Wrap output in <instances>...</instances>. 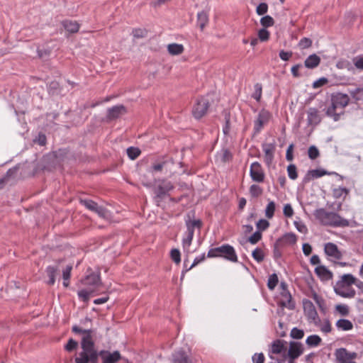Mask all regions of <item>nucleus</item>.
I'll list each match as a JSON object with an SVG mask.
<instances>
[{
	"label": "nucleus",
	"mask_w": 363,
	"mask_h": 363,
	"mask_svg": "<svg viewBox=\"0 0 363 363\" xmlns=\"http://www.w3.org/2000/svg\"><path fill=\"white\" fill-rule=\"evenodd\" d=\"M275 207L276 206L274 201L269 202L265 209V216L267 218H272L274 216Z\"/></svg>",
	"instance_id": "obj_44"
},
{
	"label": "nucleus",
	"mask_w": 363,
	"mask_h": 363,
	"mask_svg": "<svg viewBox=\"0 0 363 363\" xmlns=\"http://www.w3.org/2000/svg\"><path fill=\"white\" fill-rule=\"evenodd\" d=\"M72 331L75 334L82 335L81 340V348L82 351L79 353L78 357H75V363H96V350L95 349L94 340L95 330H85L74 325L72 328Z\"/></svg>",
	"instance_id": "obj_1"
},
{
	"label": "nucleus",
	"mask_w": 363,
	"mask_h": 363,
	"mask_svg": "<svg viewBox=\"0 0 363 363\" xmlns=\"http://www.w3.org/2000/svg\"><path fill=\"white\" fill-rule=\"evenodd\" d=\"M147 31L145 29L134 28L132 34L135 38H143L147 35Z\"/></svg>",
	"instance_id": "obj_54"
},
{
	"label": "nucleus",
	"mask_w": 363,
	"mask_h": 363,
	"mask_svg": "<svg viewBox=\"0 0 363 363\" xmlns=\"http://www.w3.org/2000/svg\"><path fill=\"white\" fill-rule=\"evenodd\" d=\"M315 273L323 281H328L333 278V273L323 265L316 267Z\"/></svg>",
	"instance_id": "obj_23"
},
{
	"label": "nucleus",
	"mask_w": 363,
	"mask_h": 363,
	"mask_svg": "<svg viewBox=\"0 0 363 363\" xmlns=\"http://www.w3.org/2000/svg\"><path fill=\"white\" fill-rule=\"evenodd\" d=\"M303 345L299 342H291L289 348L287 352L289 359H296L301 356L303 352Z\"/></svg>",
	"instance_id": "obj_14"
},
{
	"label": "nucleus",
	"mask_w": 363,
	"mask_h": 363,
	"mask_svg": "<svg viewBox=\"0 0 363 363\" xmlns=\"http://www.w3.org/2000/svg\"><path fill=\"white\" fill-rule=\"evenodd\" d=\"M127 155L130 160H135L141 153L138 147H130L126 150Z\"/></svg>",
	"instance_id": "obj_37"
},
{
	"label": "nucleus",
	"mask_w": 363,
	"mask_h": 363,
	"mask_svg": "<svg viewBox=\"0 0 363 363\" xmlns=\"http://www.w3.org/2000/svg\"><path fill=\"white\" fill-rule=\"evenodd\" d=\"M281 248H282V247L280 245H277V242L276 241L275 243L274 244V249H273V257H274V259L276 260L279 259L281 257L282 254H281Z\"/></svg>",
	"instance_id": "obj_61"
},
{
	"label": "nucleus",
	"mask_w": 363,
	"mask_h": 363,
	"mask_svg": "<svg viewBox=\"0 0 363 363\" xmlns=\"http://www.w3.org/2000/svg\"><path fill=\"white\" fill-rule=\"evenodd\" d=\"M262 233L260 231L257 230L256 232H255L249 238H248V241L252 244V245H255L256 243H257L261 239H262Z\"/></svg>",
	"instance_id": "obj_56"
},
{
	"label": "nucleus",
	"mask_w": 363,
	"mask_h": 363,
	"mask_svg": "<svg viewBox=\"0 0 363 363\" xmlns=\"http://www.w3.org/2000/svg\"><path fill=\"white\" fill-rule=\"evenodd\" d=\"M17 167L10 168L6 174L0 178V189H1L11 177H13L17 172Z\"/></svg>",
	"instance_id": "obj_28"
},
{
	"label": "nucleus",
	"mask_w": 363,
	"mask_h": 363,
	"mask_svg": "<svg viewBox=\"0 0 363 363\" xmlns=\"http://www.w3.org/2000/svg\"><path fill=\"white\" fill-rule=\"evenodd\" d=\"M250 175L252 179L256 182H263L264 180V172L258 162H253L250 166Z\"/></svg>",
	"instance_id": "obj_10"
},
{
	"label": "nucleus",
	"mask_w": 363,
	"mask_h": 363,
	"mask_svg": "<svg viewBox=\"0 0 363 363\" xmlns=\"http://www.w3.org/2000/svg\"><path fill=\"white\" fill-rule=\"evenodd\" d=\"M282 300L281 301V305L290 310H294L296 308L295 301H293L292 296L290 292L287 289H284L281 292Z\"/></svg>",
	"instance_id": "obj_19"
},
{
	"label": "nucleus",
	"mask_w": 363,
	"mask_h": 363,
	"mask_svg": "<svg viewBox=\"0 0 363 363\" xmlns=\"http://www.w3.org/2000/svg\"><path fill=\"white\" fill-rule=\"evenodd\" d=\"M188 219L185 220V224L186 226V233H192L194 234V229L198 228L200 230L202 228L203 223L201 220L197 219L191 220L190 219V216L187 215Z\"/></svg>",
	"instance_id": "obj_22"
},
{
	"label": "nucleus",
	"mask_w": 363,
	"mask_h": 363,
	"mask_svg": "<svg viewBox=\"0 0 363 363\" xmlns=\"http://www.w3.org/2000/svg\"><path fill=\"white\" fill-rule=\"evenodd\" d=\"M208 22V16L206 11H202L197 14V24L201 30H203Z\"/></svg>",
	"instance_id": "obj_29"
},
{
	"label": "nucleus",
	"mask_w": 363,
	"mask_h": 363,
	"mask_svg": "<svg viewBox=\"0 0 363 363\" xmlns=\"http://www.w3.org/2000/svg\"><path fill=\"white\" fill-rule=\"evenodd\" d=\"M312 40L308 38H303L298 43V47L301 49H307L312 46Z\"/></svg>",
	"instance_id": "obj_53"
},
{
	"label": "nucleus",
	"mask_w": 363,
	"mask_h": 363,
	"mask_svg": "<svg viewBox=\"0 0 363 363\" xmlns=\"http://www.w3.org/2000/svg\"><path fill=\"white\" fill-rule=\"evenodd\" d=\"M272 114L266 109H262L257 116V119L254 122V132L255 134L259 133L270 120Z\"/></svg>",
	"instance_id": "obj_8"
},
{
	"label": "nucleus",
	"mask_w": 363,
	"mask_h": 363,
	"mask_svg": "<svg viewBox=\"0 0 363 363\" xmlns=\"http://www.w3.org/2000/svg\"><path fill=\"white\" fill-rule=\"evenodd\" d=\"M172 363H192L191 359L189 355L183 350H179L172 354Z\"/></svg>",
	"instance_id": "obj_20"
},
{
	"label": "nucleus",
	"mask_w": 363,
	"mask_h": 363,
	"mask_svg": "<svg viewBox=\"0 0 363 363\" xmlns=\"http://www.w3.org/2000/svg\"><path fill=\"white\" fill-rule=\"evenodd\" d=\"M268 11V5L266 3H260L256 8V12L259 16L265 14Z\"/></svg>",
	"instance_id": "obj_62"
},
{
	"label": "nucleus",
	"mask_w": 363,
	"mask_h": 363,
	"mask_svg": "<svg viewBox=\"0 0 363 363\" xmlns=\"http://www.w3.org/2000/svg\"><path fill=\"white\" fill-rule=\"evenodd\" d=\"M252 256L257 262H262L264 260V252L259 247H257L252 252Z\"/></svg>",
	"instance_id": "obj_40"
},
{
	"label": "nucleus",
	"mask_w": 363,
	"mask_h": 363,
	"mask_svg": "<svg viewBox=\"0 0 363 363\" xmlns=\"http://www.w3.org/2000/svg\"><path fill=\"white\" fill-rule=\"evenodd\" d=\"M62 24L64 28L70 33H77L79 29V24L77 21L65 20Z\"/></svg>",
	"instance_id": "obj_25"
},
{
	"label": "nucleus",
	"mask_w": 363,
	"mask_h": 363,
	"mask_svg": "<svg viewBox=\"0 0 363 363\" xmlns=\"http://www.w3.org/2000/svg\"><path fill=\"white\" fill-rule=\"evenodd\" d=\"M330 174L338 175L335 172H327L324 169H321L309 170V171H308L306 174L304 176V177L303 179V182L304 184H307L310 181H311L312 179H313L315 178H319L324 175H330Z\"/></svg>",
	"instance_id": "obj_15"
},
{
	"label": "nucleus",
	"mask_w": 363,
	"mask_h": 363,
	"mask_svg": "<svg viewBox=\"0 0 363 363\" xmlns=\"http://www.w3.org/2000/svg\"><path fill=\"white\" fill-rule=\"evenodd\" d=\"M93 293L92 291L81 290L78 292V296L82 299L83 301L87 302L89 299L90 295Z\"/></svg>",
	"instance_id": "obj_63"
},
{
	"label": "nucleus",
	"mask_w": 363,
	"mask_h": 363,
	"mask_svg": "<svg viewBox=\"0 0 363 363\" xmlns=\"http://www.w3.org/2000/svg\"><path fill=\"white\" fill-rule=\"evenodd\" d=\"M350 190L345 187H338L333 190V196L335 199H340L342 197L344 201L346 196L349 194Z\"/></svg>",
	"instance_id": "obj_33"
},
{
	"label": "nucleus",
	"mask_w": 363,
	"mask_h": 363,
	"mask_svg": "<svg viewBox=\"0 0 363 363\" xmlns=\"http://www.w3.org/2000/svg\"><path fill=\"white\" fill-rule=\"evenodd\" d=\"M262 189L257 184H252L250 187V194L252 197L257 198L262 195Z\"/></svg>",
	"instance_id": "obj_42"
},
{
	"label": "nucleus",
	"mask_w": 363,
	"mask_h": 363,
	"mask_svg": "<svg viewBox=\"0 0 363 363\" xmlns=\"http://www.w3.org/2000/svg\"><path fill=\"white\" fill-rule=\"evenodd\" d=\"M143 185L152 189L155 194L153 199L157 206H160V203L163 199L169 196V191L174 189V186L172 182L164 178L155 179L153 184L143 182Z\"/></svg>",
	"instance_id": "obj_3"
},
{
	"label": "nucleus",
	"mask_w": 363,
	"mask_h": 363,
	"mask_svg": "<svg viewBox=\"0 0 363 363\" xmlns=\"http://www.w3.org/2000/svg\"><path fill=\"white\" fill-rule=\"evenodd\" d=\"M342 282L347 284V286H350L352 284L356 285L357 280L352 274H347L342 277Z\"/></svg>",
	"instance_id": "obj_43"
},
{
	"label": "nucleus",
	"mask_w": 363,
	"mask_h": 363,
	"mask_svg": "<svg viewBox=\"0 0 363 363\" xmlns=\"http://www.w3.org/2000/svg\"><path fill=\"white\" fill-rule=\"evenodd\" d=\"M262 93V86L259 83H257L255 85V91L252 94V98H254L257 101H259L261 99Z\"/></svg>",
	"instance_id": "obj_48"
},
{
	"label": "nucleus",
	"mask_w": 363,
	"mask_h": 363,
	"mask_svg": "<svg viewBox=\"0 0 363 363\" xmlns=\"http://www.w3.org/2000/svg\"><path fill=\"white\" fill-rule=\"evenodd\" d=\"M166 164L167 161L165 160L157 161L152 164L151 170L152 172H161Z\"/></svg>",
	"instance_id": "obj_55"
},
{
	"label": "nucleus",
	"mask_w": 363,
	"mask_h": 363,
	"mask_svg": "<svg viewBox=\"0 0 363 363\" xmlns=\"http://www.w3.org/2000/svg\"><path fill=\"white\" fill-rule=\"evenodd\" d=\"M206 259V255L205 253L202 254L201 256H199V257H196L193 263L191 264V265L189 267V268H186L185 269V271H183L182 272V279L184 277V274L185 272H186L187 271L191 269L193 267H194L195 266H196L197 264H199V263H201V262H203L204 259Z\"/></svg>",
	"instance_id": "obj_46"
},
{
	"label": "nucleus",
	"mask_w": 363,
	"mask_h": 363,
	"mask_svg": "<svg viewBox=\"0 0 363 363\" xmlns=\"http://www.w3.org/2000/svg\"><path fill=\"white\" fill-rule=\"evenodd\" d=\"M209 106V101L207 99L204 97L199 98L192 108L194 117L196 119L201 118L207 113Z\"/></svg>",
	"instance_id": "obj_7"
},
{
	"label": "nucleus",
	"mask_w": 363,
	"mask_h": 363,
	"mask_svg": "<svg viewBox=\"0 0 363 363\" xmlns=\"http://www.w3.org/2000/svg\"><path fill=\"white\" fill-rule=\"evenodd\" d=\"M337 328L342 330H350L353 328L352 323L347 319H340L336 322Z\"/></svg>",
	"instance_id": "obj_34"
},
{
	"label": "nucleus",
	"mask_w": 363,
	"mask_h": 363,
	"mask_svg": "<svg viewBox=\"0 0 363 363\" xmlns=\"http://www.w3.org/2000/svg\"><path fill=\"white\" fill-rule=\"evenodd\" d=\"M127 113L126 107L123 105H117L107 109L106 121H111L118 118Z\"/></svg>",
	"instance_id": "obj_12"
},
{
	"label": "nucleus",
	"mask_w": 363,
	"mask_h": 363,
	"mask_svg": "<svg viewBox=\"0 0 363 363\" xmlns=\"http://www.w3.org/2000/svg\"><path fill=\"white\" fill-rule=\"evenodd\" d=\"M321 338L317 335H310L307 337L306 340V343L309 347H317L321 343Z\"/></svg>",
	"instance_id": "obj_35"
},
{
	"label": "nucleus",
	"mask_w": 363,
	"mask_h": 363,
	"mask_svg": "<svg viewBox=\"0 0 363 363\" xmlns=\"http://www.w3.org/2000/svg\"><path fill=\"white\" fill-rule=\"evenodd\" d=\"M233 155L228 149H223L221 151V161L223 162L232 160Z\"/></svg>",
	"instance_id": "obj_59"
},
{
	"label": "nucleus",
	"mask_w": 363,
	"mask_h": 363,
	"mask_svg": "<svg viewBox=\"0 0 363 363\" xmlns=\"http://www.w3.org/2000/svg\"><path fill=\"white\" fill-rule=\"evenodd\" d=\"M262 150L264 152V162L267 165L269 166L274 160V152L276 150V142L273 140L272 143H264L262 145Z\"/></svg>",
	"instance_id": "obj_13"
},
{
	"label": "nucleus",
	"mask_w": 363,
	"mask_h": 363,
	"mask_svg": "<svg viewBox=\"0 0 363 363\" xmlns=\"http://www.w3.org/2000/svg\"><path fill=\"white\" fill-rule=\"evenodd\" d=\"M335 356L338 363H348L357 356L356 352H349L345 348H339L335 350Z\"/></svg>",
	"instance_id": "obj_11"
},
{
	"label": "nucleus",
	"mask_w": 363,
	"mask_h": 363,
	"mask_svg": "<svg viewBox=\"0 0 363 363\" xmlns=\"http://www.w3.org/2000/svg\"><path fill=\"white\" fill-rule=\"evenodd\" d=\"M355 67L358 69L363 70V55H359L353 59Z\"/></svg>",
	"instance_id": "obj_64"
},
{
	"label": "nucleus",
	"mask_w": 363,
	"mask_h": 363,
	"mask_svg": "<svg viewBox=\"0 0 363 363\" xmlns=\"http://www.w3.org/2000/svg\"><path fill=\"white\" fill-rule=\"evenodd\" d=\"M194 235L192 233H186V236L182 240L183 247L186 250H189V247L191 245Z\"/></svg>",
	"instance_id": "obj_49"
},
{
	"label": "nucleus",
	"mask_w": 363,
	"mask_h": 363,
	"mask_svg": "<svg viewBox=\"0 0 363 363\" xmlns=\"http://www.w3.org/2000/svg\"><path fill=\"white\" fill-rule=\"evenodd\" d=\"M287 172L289 177L292 179L295 180L298 177V173H297V169L295 164H291L287 167Z\"/></svg>",
	"instance_id": "obj_45"
},
{
	"label": "nucleus",
	"mask_w": 363,
	"mask_h": 363,
	"mask_svg": "<svg viewBox=\"0 0 363 363\" xmlns=\"http://www.w3.org/2000/svg\"><path fill=\"white\" fill-rule=\"evenodd\" d=\"M350 97L346 94L340 92L333 93L331 95L330 105L325 110V115L338 121L340 116L345 113V108L349 104Z\"/></svg>",
	"instance_id": "obj_2"
},
{
	"label": "nucleus",
	"mask_w": 363,
	"mask_h": 363,
	"mask_svg": "<svg viewBox=\"0 0 363 363\" xmlns=\"http://www.w3.org/2000/svg\"><path fill=\"white\" fill-rule=\"evenodd\" d=\"M167 50L172 55H178L184 52V48L182 44L172 43L168 45Z\"/></svg>",
	"instance_id": "obj_31"
},
{
	"label": "nucleus",
	"mask_w": 363,
	"mask_h": 363,
	"mask_svg": "<svg viewBox=\"0 0 363 363\" xmlns=\"http://www.w3.org/2000/svg\"><path fill=\"white\" fill-rule=\"evenodd\" d=\"M269 32L264 28L260 29L258 32L259 39L262 42L267 41L269 38Z\"/></svg>",
	"instance_id": "obj_57"
},
{
	"label": "nucleus",
	"mask_w": 363,
	"mask_h": 363,
	"mask_svg": "<svg viewBox=\"0 0 363 363\" xmlns=\"http://www.w3.org/2000/svg\"><path fill=\"white\" fill-rule=\"evenodd\" d=\"M99 357L105 362V363H117L121 359V354L118 351H114L111 353L109 351L104 350L99 352L96 350V363L99 362Z\"/></svg>",
	"instance_id": "obj_9"
},
{
	"label": "nucleus",
	"mask_w": 363,
	"mask_h": 363,
	"mask_svg": "<svg viewBox=\"0 0 363 363\" xmlns=\"http://www.w3.org/2000/svg\"><path fill=\"white\" fill-rule=\"evenodd\" d=\"M276 241L277 245H280L282 247L286 245H293L296 243L297 236L294 233H287Z\"/></svg>",
	"instance_id": "obj_18"
},
{
	"label": "nucleus",
	"mask_w": 363,
	"mask_h": 363,
	"mask_svg": "<svg viewBox=\"0 0 363 363\" xmlns=\"http://www.w3.org/2000/svg\"><path fill=\"white\" fill-rule=\"evenodd\" d=\"M79 203L84 206L87 209L93 211L95 208V207L97 206V203L91 200V199H80Z\"/></svg>",
	"instance_id": "obj_39"
},
{
	"label": "nucleus",
	"mask_w": 363,
	"mask_h": 363,
	"mask_svg": "<svg viewBox=\"0 0 363 363\" xmlns=\"http://www.w3.org/2000/svg\"><path fill=\"white\" fill-rule=\"evenodd\" d=\"M260 23L265 28L273 26L274 25V20L270 16H264L261 18Z\"/></svg>",
	"instance_id": "obj_41"
},
{
	"label": "nucleus",
	"mask_w": 363,
	"mask_h": 363,
	"mask_svg": "<svg viewBox=\"0 0 363 363\" xmlns=\"http://www.w3.org/2000/svg\"><path fill=\"white\" fill-rule=\"evenodd\" d=\"M335 292L343 298H353L356 294L355 290L352 288H348L346 290L335 288Z\"/></svg>",
	"instance_id": "obj_32"
},
{
	"label": "nucleus",
	"mask_w": 363,
	"mask_h": 363,
	"mask_svg": "<svg viewBox=\"0 0 363 363\" xmlns=\"http://www.w3.org/2000/svg\"><path fill=\"white\" fill-rule=\"evenodd\" d=\"M325 253L335 259H341L342 257V252L339 250L337 246L333 242H328L325 245Z\"/></svg>",
	"instance_id": "obj_17"
},
{
	"label": "nucleus",
	"mask_w": 363,
	"mask_h": 363,
	"mask_svg": "<svg viewBox=\"0 0 363 363\" xmlns=\"http://www.w3.org/2000/svg\"><path fill=\"white\" fill-rule=\"evenodd\" d=\"M308 125L315 126L318 125L322 120L320 111L316 108H309L307 111Z\"/></svg>",
	"instance_id": "obj_16"
},
{
	"label": "nucleus",
	"mask_w": 363,
	"mask_h": 363,
	"mask_svg": "<svg viewBox=\"0 0 363 363\" xmlns=\"http://www.w3.org/2000/svg\"><path fill=\"white\" fill-rule=\"evenodd\" d=\"M47 138L44 133H39L38 136L33 139L34 143H38V145L41 146H44L46 144Z\"/></svg>",
	"instance_id": "obj_60"
},
{
	"label": "nucleus",
	"mask_w": 363,
	"mask_h": 363,
	"mask_svg": "<svg viewBox=\"0 0 363 363\" xmlns=\"http://www.w3.org/2000/svg\"><path fill=\"white\" fill-rule=\"evenodd\" d=\"M48 91L50 95H59L61 94L62 87L57 81H52L48 84Z\"/></svg>",
	"instance_id": "obj_30"
},
{
	"label": "nucleus",
	"mask_w": 363,
	"mask_h": 363,
	"mask_svg": "<svg viewBox=\"0 0 363 363\" xmlns=\"http://www.w3.org/2000/svg\"><path fill=\"white\" fill-rule=\"evenodd\" d=\"M315 218L323 225L332 227H347L349 221L342 218L338 213L328 212L325 208H318L313 213Z\"/></svg>",
	"instance_id": "obj_4"
},
{
	"label": "nucleus",
	"mask_w": 363,
	"mask_h": 363,
	"mask_svg": "<svg viewBox=\"0 0 363 363\" xmlns=\"http://www.w3.org/2000/svg\"><path fill=\"white\" fill-rule=\"evenodd\" d=\"M320 57L316 54L310 55L304 61V65L308 69H314L320 63Z\"/></svg>",
	"instance_id": "obj_24"
},
{
	"label": "nucleus",
	"mask_w": 363,
	"mask_h": 363,
	"mask_svg": "<svg viewBox=\"0 0 363 363\" xmlns=\"http://www.w3.org/2000/svg\"><path fill=\"white\" fill-rule=\"evenodd\" d=\"M78 342L72 338L69 339L67 343L65 345V350L69 352L77 349Z\"/></svg>",
	"instance_id": "obj_52"
},
{
	"label": "nucleus",
	"mask_w": 363,
	"mask_h": 363,
	"mask_svg": "<svg viewBox=\"0 0 363 363\" xmlns=\"http://www.w3.org/2000/svg\"><path fill=\"white\" fill-rule=\"evenodd\" d=\"M290 335L293 339L300 340L303 337L304 332L301 329H298L297 328H294L291 330Z\"/></svg>",
	"instance_id": "obj_50"
},
{
	"label": "nucleus",
	"mask_w": 363,
	"mask_h": 363,
	"mask_svg": "<svg viewBox=\"0 0 363 363\" xmlns=\"http://www.w3.org/2000/svg\"><path fill=\"white\" fill-rule=\"evenodd\" d=\"M350 94L356 102L363 101V88H356L350 91Z\"/></svg>",
	"instance_id": "obj_36"
},
{
	"label": "nucleus",
	"mask_w": 363,
	"mask_h": 363,
	"mask_svg": "<svg viewBox=\"0 0 363 363\" xmlns=\"http://www.w3.org/2000/svg\"><path fill=\"white\" fill-rule=\"evenodd\" d=\"M59 271V269L57 267H55V266H48L47 268H46V274L49 278L48 281V284L52 286L55 284V276L56 274H57Z\"/></svg>",
	"instance_id": "obj_27"
},
{
	"label": "nucleus",
	"mask_w": 363,
	"mask_h": 363,
	"mask_svg": "<svg viewBox=\"0 0 363 363\" xmlns=\"http://www.w3.org/2000/svg\"><path fill=\"white\" fill-rule=\"evenodd\" d=\"M93 212H95L96 213H97L99 215V216H100L103 218H108V214H109V212L104 207H103L101 206H99L98 204L95 207Z\"/></svg>",
	"instance_id": "obj_47"
},
{
	"label": "nucleus",
	"mask_w": 363,
	"mask_h": 363,
	"mask_svg": "<svg viewBox=\"0 0 363 363\" xmlns=\"http://www.w3.org/2000/svg\"><path fill=\"white\" fill-rule=\"evenodd\" d=\"M308 157L311 160H315L320 155L318 149L315 145L309 147L308 150Z\"/></svg>",
	"instance_id": "obj_51"
},
{
	"label": "nucleus",
	"mask_w": 363,
	"mask_h": 363,
	"mask_svg": "<svg viewBox=\"0 0 363 363\" xmlns=\"http://www.w3.org/2000/svg\"><path fill=\"white\" fill-rule=\"evenodd\" d=\"M171 259L176 263L179 264L181 262V254L179 250L172 249L170 252Z\"/></svg>",
	"instance_id": "obj_58"
},
{
	"label": "nucleus",
	"mask_w": 363,
	"mask_h": 363,
	"mask_svg": "<svg viewBox=\"0 0 363 363\" xmlns=\"http://www.w3.org/2000/svg\"><path fill=\"white\" fill-rule=\"evenodd\" d=\"M207 257L210 258L222 257L233 262H238V257L233 247L228 244L210 249Z\"/></svg>",
	"instance_id": "obj_5"
},
{
	"label": "nucleus",
	"mask_w": 363,
	"mask_h": 363,
	"mask_svg": "<svg viewBox=\"0 0 363 363\" xmlns=\"http://www.w3.org/2000/svg\"><path fill=\"white\" fill-rule=\"evenodd\" d=\"M278 282V277L275 273H274L269 277L267 281V287L269 288V290H274V288L277 286Z\"/></svg>",
	"instance_id": "obj_38"
},
{
	"label": "nucleus",
	"mask_w": 363,
	"mask_h": 363,
	"mask_svg": "<svg viewBox=\"0 0 363 363\" xmlns=\"http://www.w3.org/2000/svg\"><path fill=\"white\" fill-rule=\"evenodd\" d=\"M84 284L98 286L101 284L100 275L91 273L87 275L84 279Z\"/></svg>",
	"instance_id": "obj_26"
},
{
	"label": "nucleus",
	"mask_w": 363,
	"mask_h": 363,
	"mask_svg": "<svg viewBox=\"0 0 363 363\" xmlns=\"http://www.w3.org/2000/svg\"><path fill=\"white\" fill-rule=\"evenodd\" d=\"M303 306L304 313L308 319L312 321L315 325H320L321 320L313 303L308 299H303Z\"/></svg>",
	"instance_id": "obj_6"
},
{
	"label": "nucleus",
	"mask_w": 363,
	"mask_h": 363,
	"mask_svg": "<svg viewBox=\"0 0 363 363\" xmlns=\"http://www.w3.org/2000/svg\"><path fill=\"white\" fill-rule=\"evenodd\" d=\"M286 342L283 340L277 339L272 342L271 345L270 352L272 354H279L286 352Z\"/></svg>",
	"instance_id": "obj_21"
}]
</instances>
